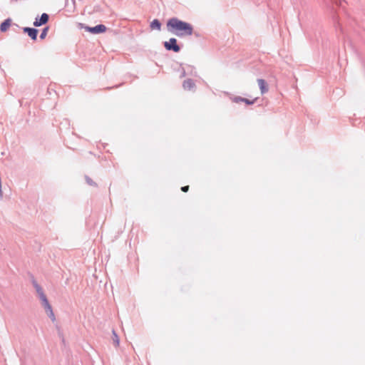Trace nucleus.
<instances>
[{"label": "nucleus", "instance_id": "1", "mask_svg": "<svg viewBox=\"0 0 365 365\" xmlns=\"http://www.w3.org/2000/svg\"><path fill=\"white\" fill-rule=\"evenodd\" d=\"M168 29L176 35L190 36L192 34V26L186 22L176 18L170 19L167 23Z\"/></svg>", "mask_w": 365, "mask_h": 365}, {"label": "nucleus", "instance_id": "2", "mask_svg": "<svg viewBox=\"0 0 365 365\" xmlns=\"http://www.w3.org/2000/svg\"><path fill=\"white\" fill-rule=\"evenodd\" d=\"M35 287H36V292H38V294L39 295L41 300L42 301V304H43V306L44 307L46 312H47L48 315L53 320H54L55 317H54V314L52 311V308H51L46 295L44 294L41 287L38 284H35Z\"/></svg>", "mask_w": 365, "mask_h": 365}, {"label": "nucleus", "instance_id": "3", "mask_svg": "<svg viewBox=\"0 0 365 365\" xmlns=\"http://www.w3.org/2000/svg\"><path fill=\"white\" fill-rule=\"evenodd\" d=\"M165 48L168 51H173L178 52L180 51V46L177 44V40L174 38H171L168 41L164 43Z\"/></svg>", "mask_w": 365, "mask_h": 365}, {"label": "nucleus", "instance_id": "4", "mask_svg": "<svg viewBox=\"0 0 365 365\" xmlns=\"http://www.w3.org/2000/svg\"><path fill=\"white\" fill-rule=\"evenodd\" d=\"M85 30L92 34H101L106 31V27L103 24H99L94 27L86 26Z\"/></svg>", "mask_w": 365, "mask_h": 365}, {"label": "nucleus", "instance_id": "5", "mask_svg": "<svg viewBox=\"0 0 365 365\" xmlns=\"http://www.w3.org/2000/svg\"><path fill=\"white\" fill-rule=\"evenodd\" d=\"M48 15L44 13L41 16L39 19H36V21L34 22V25L35 26H40L43 24H45L48 22Z\"/></svg>", "mask_w": 365, "mask_h": 365}, {"label": "nucleus", "instance_id": "6", "mask_svg": "<svg viewBox=\"0 0 365 365\" xmlns=\"http://www.w3.org/2000/svg\"><path fill=\"white\" fill-rule=\"evenodd\" d=\"M24 32L26 33L32 40L35 41L37 38L38 30L33 28L25 27L24 28Z\"/></svg>", "mask_w": 365, "mask_h": 365}, {"label": "nucleus", "instance_id": "7", "mask_svg": "<svg viewBox=\"0 0 365 365\" xmlns=\"http://www.w3.org/2000/svg\"><path fill=\"white\" fill-rule=\"evenodd\" d=\"M257 83L262 94H264L268 91L267 83L264 79H258Z\"/></svg>", "mask_w": 365, "mask_h": 365}, {"label": "nucleus", "instance_id": "8", "mask_svg": "<svg viewBox=\"0 0 365 365\" xmlns=\"http://www.w3.org/2000/svg\"><path fill=\"white\" fill-rule=\"evenodd\" d=\"M12 20L11 19H6L4 22L1 23L0 26V30L2 32L6 31L10 26L11 25Z\"/></svg>", "mask_w": 365, "mask_h": 365}, {"label": "nucleus", "instance_id": "9", "mask_svg": "<svg viewBox=\"0 0 365 365\" xmlns=\"http://www.w3.org/2000/svg\"><path fill=\"white\" fill-rule=\"evenodd\" d=\"M195 87V83L192 79H187L183 83V88L187 90H191Z\"/></svg>", "mask_w": 365, "mask_h": 365}, {"label": "nucleus", "instance_id": "10", "mask_svg": "<svg viewBox=\"0 0 365 365\" xmlns=\"http://www.w3.org/2000/svg\"><path fill=\"white\" fill-rule=\"evenodd\" d=\"M161 28V24L158 19H154L150 24V29L152 30L160 31Z\"/></svg>", "mask_w": 365, "mask_h": 365}, {"label": "nucleus", "instance_id": "11", "mask_svg": "<svg viewBox=\"0 0 365 365\" xmlns=\"http://www.w3.org/2000/svg\"><path fill=\"white\" fill-rule=\"evenodd\" d=\"M113 343L114 344L118 346L119 345V338L118 336H117V334L115 333V331H113Z\"/></svg>", "mask_w": 365, "mask_h": 365}, {"label": "nucleus", "instance_id": "12", "mask_svg": "<svg viewBox=\"0 0 365 365\" xmlns=\"http://www.w3.org/2000/svg\"><path fill=\"white\" fill-rule=\"evenodd\" d=\"M48 27H46L43 29L41 35H40V38L41 39H43L46 38V36H47V34H48Z\"/></svg>", "mask_w": 365, "mask_h": 365}, {"label": "nucleus", "instance_id": "13", "mask_svg": "<svg viewBox=\"0 0 365 365\" xmlns=\"http://www.w3.org/2000/svg\"><path fill=\"white\" fill-rule=\"evenodd\" d=\"M255 101H256V99L250 101V100L247 99V98H243V100H242V102H245V103H247L248 105H252V104H253L255 103Z\"/></svg>", "mask_w": 365, "mask_h": 365}, {"label": "nucleus", "instance_id": "14", "mask_svg": "<svg viewBox=\"0 0 365 365\" xmlns=\"http://www.w3.org/2000/svg\"><path fill=\"white\" fill-rule=\"evenodd\" d=\"M244 98L236 96L232 98L233 102L235 103H239L242 102V100H243Z\"/></svg>", "mask_w": 365, "mask_h": 365}, {"label": "nucleus", "instance_id": "15", "mask_svg": "<svg viewBox=\"0 0 365 365\" xmlns=\"http://www.w3.org/2000/svg\"><path fill=\"white\" fill-rule=\"evenodd\" d=\"M181 190H182V192H187V191L189 190V186H188V185H186V186H183V187H181Z\"/></svg>", "mask_w": 365, "mask_h": 365}]
</instances>
